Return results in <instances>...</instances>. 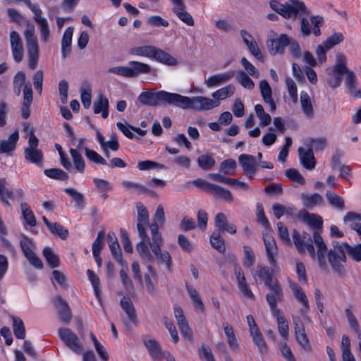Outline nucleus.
<instances>
[{"label":"nucleus","mask_w":361,"mask_h":361,"mask_svg":"<svg viewBox=\"0 0 361 361\" xmlns=\"http://www.w3.org/2000/svg\"><path fill=\"white\" fill-rule=\"evenodd\" d=\"M259 86L264 102H271L272 91L268 82L266 80H262L259 82Z\"/></svg>","instance_id":"obj_55"},{"label":"nucleus","mask_w":361,"mask_h":361,"mask_svg":"<svg viewBox=\"0 0 361 361\" xmlns=\"http://www.w3.org/2000/svg\"><path fill=\"white\" fill-rule=\"evenodd\" d=\"M210 243L212 246L218 250L220 253H224L226 251V247L224 240L221 238L220 232L216 231L212 233L210 237Z\"/></svg>","instance_id":"obj_41"},{"label":"nucleus","mask_w":361,"mask_h":361,"mask_svg":"<svg viewBox=\"0 0 361 361\" xmlns=\"http://www.w3.org/2000/svg\"><path fill=\"white\" fill-rule=\"evenodd\" d=\"M44 173L47 176L53 179L65 180L68 178V173L60 169H45Z\"/></svg>","instance_id":"obj_50"},{"label":"nucleus","mask_w":361,"mask_h":361,"mask_svg":"<svg viewBox=\"0 0 361 361\" xmlns=\"http://www.w3.org/2000/svg\"><path fill=\"white\" fill-rule=\"evenodd\" d=\"M250 335L259 350L260 351L265 350L267 348V344L259 329H254V330L250 332Z\"/></svg>","instance_id":"obj_49"},{"label":"nucleus","mask_w":361,"mask_h":361,"mask_svg":"<svg viewBox=\"0 0 361 361\" xmlns=\"http://www.w3.org/2000/svg\"><path fill=\"white\" fill-rule=\"evenodd\" d=\"M64 190L75 202L76 206L78 207H79V208L83 207V204L85 202V197L82 193L78 192L76 190H75L73 188H65Z\"/></svg>","instance_id":"obj_56"},{"label":"nucleus","mask_w":361,"mask_h":361,"mask_svg":"<svg viewBox=\"0 0 361 361\" xmlns=\"http://www.w3.org/2000/svg\"><path fill=\"white\" fill-rule=\"evenodd\" d=\"M301 198L303 204L308 208H312L317 204H322L323 202V197L318 193L307 195L302 193Z\"/></svg>","instance_id":"obj_35"},{"label":"nucleus","mask_w":361,"mask_h":361,"mask_svg":"<svg viewBox=\"0 0 361 361\" xmlns=\"http://www.w3.org/2000/svg\"><path fill=\"white\" fill-rule=\"evenodd\" d=\"M299 216L305 223L314 228L319 229L322 226V218L317 214H310L305 210H302L300 212Z\"/></svg>","instance_id":"obj_27"},{"label":"nucleus","mask_w":361,"mask_h":361,"mask_svg":"<svg viewBox=\"0 0 361 361\" xmlns=\"http://www.w3.org/2000/svg\"><path fill=\"white\" fill-rule=\"evenodd\" d=\"M197 163L202 170L209 171L214 166L216 161L212 154H204L197 157Z\"/></svg>","instance_id":"obj_33"},{"label":"nucleus","mask_w":361,"mask_h":361,"mask_svg":"<svg viewBox=\"0 0 361 361\" xmlns=\"http://www.w3.org/2000/svg\"><path fill=\"white\" fill-rule=\"evenodd\" d=\"M186 289L195 307L200 309L201 312H203L204 310V306L196 289L191 286H189L188 284H186Z\"/></svg>","instance_id":"obj_48"},{"label":"nucleus","mask_w":361,"mask_h":361,"mask_svg":"<svg viewBox=\"0 0 361 361\" xmlns=\"http://www.w3.org/2000/svg\"><path fill=\"white\" fill-rule=\"evenodd\" d=\"M240 63L249 75L257 78L259 77V73L257 69L246 58L243 57L240 60Z\"/></svg>","instance_id":"obj_63"},{"label":"nucleus","mask_w":361,"mask_h":361,"mask_svg":"<svg viewBox=\"0 0 361 361\" xmlns=\"http://www.w3.org/2000/svg\"><path fill=\"white\" fill-rule=\"evenodd\" d=\"M70 153L75 169L79 173H82L85 171V163L82 155L75 149H71Z\"/></svg>","instance_id":"obj_38"},{"label":"nucleus","mask_w":361,"mask_h":361,"mask_svg":"<svg viewBox=\"0 0 361 361\" xmlns=\"http://www.w3.org/2000/svg\"><path fill=\"white\" fill-rule=\"evenodd\" d=\"M224 331L229 347L234 351L238 350L240 345L235 336L233 327L227 324L224 326Z\"/></svg>","instance_id":"obj_34"},{"label":"nucleus","mask_w":361,"mask_h":361,"mask_svg":"<svg viewBox=\"0 0 361 361\" xmlns=\"http://www.w3.org/2000/svg\"><path fill=\"white\" fill-rule=\"evenodd\" d=\"M152 58L168 66H176L178 63L176 59L169 53L157 47L154 48Z\"/></svg>","instance_id":"obj_26"},{"label":"nucleus","mask_w":361,"mask_h":361,"mask_svg":"<svg viewBox=\"0 0 361 361\" xmlns=\"http://www.w3.org/2000/svg\"><path fill=\"white\" fill-rule=\"evenodd\" d=\"M155 47L154 46H142L133 48L130 50V53L137 56H146L152 58L154 50Z\"/></svg>","instance_id":"obj_53"},{"label":"nucleus","mask_w":361,"mask_h":361,"mask_svg":"<svg viewBox=\"0 0 361 361\" xmlns=\"http://www.w3.org/2000/svg\"><path fill=\"white\" fill-rule=\"evenodd\" d=\"M104 233L105 232L104 229H102L99 231L97 237L92 244L93 255L100 254L103 245V238L104 237Z\"/></svg>","instance_id":"obj_61"},{"label":"nucleus","mask_w":361,"mask_h":361,"mask_svg":"<svg viewBox=\"0 0 361 361\" xmlns=\"http://www.w3.org/2000/svg\"><path fill=\"white\" fill-rule=\"evenodd\" d=\"M269 5L274 11L286 19L296 18L298 13H309L305 3L299 0H289L285 4H280L276 0H271Z\"/></svg>","instance_id":"obj_4"},{"label":"nucleus","mask_w":361,"mask_h":361,"mask_svg":"<svg viewBox=\"0 0 361 361\" xmlns=\"http://www.w3.org/2000/svg\"><path fill=\"white\" fill-rule=\"evenodd\" d=\"M263 240L268 261L271 266H272L274 268H276L278 266V262L275 259V257L278 255V247L276 243L274 237L269 233L263 234Z\"/></svg>","instance_id":"obj_11"},{"label":"nucleus","mask_w":361,"mask_h":361,"mask_svg":"<svg viewBox=\"0 0 361 361\" xmlns=\"http://www.w3.org/2000/svg\"><path fill=\"white\" fill-rule=\"evenodd\" d=\"M94 113H101L103 118H106L109 114V100L102 93H99L93 104Z\"/></svg>","instance_id":"obj_24"},{"label":"nucleus","mask_w":361,"mask_h":361,"mask_svg":"<svg viewBox=\"0 0 361 361\" xmlns=\"http://www.w3.org/2000/svg\"><path fill=\"white\" fill-rule=\"evenodd\" d=\"M345 252L355 261H361V243L355 245H349L347 243H333V247L329 250L328 261L332 267L334 272L338 276H344L345 269L341 264L345 262Z\"/></svg>","instance_id":"obj_1"},{"label":"nucleus","mask_w":361,"mask_h":361,"mask_svg":"<svg viewBox=\"0 0 361 361\" xmlns=\"http://www.w3.org/2000/svg\"><path fill=\"white\" fill-rule=\"evenodd\" d=\"M140 238L141 240L136 245L137 251L142 259L152 262L153 261V256L147 246V244L149 243V238L148 235L146 239L143 238L142 236H140Z\"/></svg>","instance_id":"obj_28"},{"label":"nucleus","mask_w":361,"mask_h":361,"mask_svg":"<svg viewBox=\"0 0 361 361\" xmlns=\"http://www.w3.org/2000/svg\"><path fill=\"white\" fill-rule=\"evenodd\" d=\"M120 304L122 309L127 314L128 319L134 324H137V314L135 313V309L134 307L133 303L130 298L128 297H123L121 300Z\"/></svg>","instance_id":"obj_29"},{"label":"nucleus","mask_w":361,"mask_h":361,"mask_svg":"<svg viewBox=\"0 0 361 361\" xmlns=\"http://www.w3.org/2000/svg\"><path fill=\"white\" fill-rule=\"evenodd\" d=\"M298 154L300 161L305 169L312 170L315 167L316 162L312 148L305 150L302 147H300Z\"/></svg>","instance_id":"obj_25"},{"label":"nucleus","mask_w":361,"mask_h":361,"mask_svg":"<svg viewBox=\"0 0 361 361\" xmlns=\"http://www.w3.org/2000/svg\"><path fill=\"white\" fill-rule=\"evenodd\" d=\"M313 240L317 249V257L319 265L321 268L326 269V256L329 253V251L327 252V247L320 234L317 231H314L313 233Z\"/></svg>","instance_id":"obj_14"},{"label":"nucleus","mask_w":361,"mask_h":361,"mask_svg":"<svg viewBox=\"0 0 361 361\" xmlns=\"http://www.w3.org/2000/svg\"><path fill=\"white\" fill-rule=\"evenodd\" d=\"M236 78L238 82L246 89L252 90L255 86L254 82L252 79L243 71L238 72Z\"/></svg>","instance_id":"obj_54"},{"label":"nucleus","mask_w":361,"mask_h":361,"mask_svg":"<svg viewBox=\"0 0 361 361\" xmlns=\"http://www.w3.org/2000/svg\"><path fill=\"white\" fill-rule=\"evenodd\" d=\"M25 158L27 161L42 166L43 161V153L39 149L25 148Z\"/></svg>","instance_id":"obj_31"},{"label":"nucleus","mask_w":361,"mask_h":361,"mask_svg":"<svg viewBox=\"0 0 361 361\" xmlns=\"http://www.w3.org/2000/svg\"><path fill=\"white\" fill-rule=\"evenodd\" d=\"M267 287L269 288V292L266 295V300L271 312L280 311L281 310L277 308V303L283 300V293L279 281Z\"/></svg>","instance_id":"obj_8"},{"label":"nucleus","mask_w":361,"mask_h":361,"mask_svg":"<svg viewBox=\"0 0 361 361\" xmlns=\"http://www.w3.org/2000/svg\"><path fill=\"white\" fill-rule=\"evenodd\" d=\"M137 210V228L139 233V236H142L143 238H147V234L145 231V226L149 225V212L147 208L141 203L136 204Z\"/></svg>","instance_id":"obj_15"},{"label":"nucleus","mask_w":361,"mask_h":361,"mask_svg":"<svg viewBox=\"0 0 361 361\" xmlns=\"http://www.w3.org/2000/svg\"><path fill=\"white\" fill-rule=\"evenodd\" d=\"M219 102L210 98L195 96L188 97L176 93L175 106L183 109H192L197 111L211 110L219 106Z\"/></svg>","instance_id":"obj_3"},{"label":"nucleus","mask_w":361,"mask_h":361,"mask_svg":"<svg viewBox=\"0 0 361 361\" xmlns=\"http://www.w3.org/2000/svg\"><path fill=\"white\" fill-rule=\"evenodd\" d=\"M215 224L221 231H226L231 234L236 233L235 225L228 224L226 215L221 212L216 215Z\"/></svg>","instance_id":"obj_30"},{"label":"nucleus","mask_w":361,"mask_h":361,"mask_svg":"<svg viewBox=\"0 0 361 361\" xmlns=\"http://www.w3.org/2000/svg\"><path fill=\"white\" fill-rule=\"evenodd\" d=\"M289 287L292 290L293 296L295 298V299L303 305V307L300 310V313L302 315H305L310 310V305L307 297L302 290V288L297 283L290 281Z\"/></svg>","instance_id":"obj_17"},{"label":"nucleus","mask_w":361,"mask_h":361,"mask_svg":"<svg viewBox=\"0 0 361 361\" xmlns=\"http://www.w3.org/2000/svg\"><path fill=\"white\" fill-rule=\"evenodd\" d=\"M49 231L54 235H56L61 239L65 240L68 235V231L63 228L62 225L59 223H54L51 224V226L49 228Z\"/></svg>","instance_id":"obj_59"},{"label":"nucleus","mask_w":361,"mask_h":361,"mask_svg":"<svg viewBox=\"0 0 361 361\" xmlns=\"http://www.w3.org/2000/svg\"><path fill=\"white\" fill-rule=\"evenodd\" d=\"M43 255L47 263L51 268L58 267L60 264L59 257L54 253L53 249L50 247H46L43 250Z\"/></svg>","instance_id":"obj_39"},{"label":"nucleus","mask_w":361,"mask_h":361,"mask_svg":"<svg viewBox=\"0 0 361 361\" xmlns=\"http://www.w3.org/2000/svg\"><path fill=\"white\" fill-rule=\"evenodd\" d=\"M31 241L29 238L25 237L23 240H20V245L24 256L27 259L32 257L36 254L30 248Z\"/></svg>","instance_id":"obj_60"},{"label":"nucleus","mask_w":361,"mask_h":361,"mask_svg":"<svg viewBox=\"0 0 361 361\" xmlns=\"http://www.w3.org/2000/svg\"><path fill=\"white\" fill-rule=\"evenodd\" d=\"M295 334L299 345L305 350L310 351L311 350V345L305 332V330H300V331H298Z\"/></svg>","instance_id":"obj_58"},{"label":"nucleus","mask_w":361,"mask_h":361,"mask_svg":"<svg viewBox=\"0 0 361 361\" xmlns=\"http://www.w3.org/2000/svg\"><path fill=\"white\" fill-rule=\"evenodd\" d=\"M55 305L60 307L59 310L60 320L65 324H68L72 319V315L67 302L61 297L58 296L56 298Z\"/></svg>","instance_id":"obj_23"},{"label":"nucleus","mask_w":361,"mask_h":361,"mask_svg":"<svg viewBox=\"0 0 361 361\" xmlns=\"http://www.w3.org/2000/svg\"><path fill=\"white\" fill-rule=\"evenodd\" d=\"M61 339L64 342L66 346L73 350L75 353H80L82 348L79 343V338L71 329L68 328H61L59 330Z\"/></svg>","instance_id":"obj_10"},{"label":"nucleus","mask_w":361,"mask_h":361,"mask_svg":"<svg viewBox=\"0 0 361 361\" xmlns=\"http://www.w3.org/2000/svg\"><path fill=\"white\" fill-rule=\"evenodd\" d=\"M334 73L335 78L329 80V85L333 88H337L341 83V75H346L345 83L352 96L354 97H361V90L356 87L355 75L354 73L350 71L346 66V58L342 54L336 55V63L334 66Z\"/></svg>","instance_id":"obj_2"},{"label":"nucleus","mask_w":361,"mask_h":361,"mask_svg":"<svg viewBox=\"0 0 361 361\" xmlns=\"http://www.w3.org/2000/svg\"><path fill=\"white\" fill-rule=\"evenodd\" d=\"M144 343L149 351L150 355L154 357H159L161 355V347L158 342L154 338L145 339Z\"/></svg>","instance_id":"obj_46"},{"label":"nucleus","mask_w":361,"mask_h":361,"mask_svg":"<svg viewBox=\"0 0 361 361\" xmlns=\"http://www.w3.org/2000/svg\"><path fill=\"white\" fill-rule=\"evenodd\" d=\"M290 40L286 34L281 35L276 39H270L267 42L269 52L271 55L283 54L284 48L289 45Z\"/></svg>","instance_id":"obj_13"},{"label":"nucleus","mask_w":361,"mask_h":361,"mask_svg":"<svg viewBox=\"0 0 361 361\" xmlns=\"http://www.w3.org/2000/svg\"><path fill=\"white\" fill-rule=\"evenodd\" d=\"M236 167L237 164L235 161L233 159H228L221 163L219 171L224 174L232 175Z\"/></svg>","instance_id":"obj_51"},{"label":"nucleus","mask_w":361,"mask_h":361,"mask_svg":"<svg viewBox=\"0 0 361 361\" xmlns=\"http://www.w3.org/2000/svg\"><path fill=\"white\" fill-rule=\"evenodd\" d=\"M26 30L23 32L27 49L28 65L32 70L36 68L39 57V47L34 25L29 21L26 22Z\"/></svg>","instance_id":"obj_5"},{"label":"nucleus","mask_w":361,"mask_h":361,"mask_svg":"<svg viewBox=\"0 0 361 361\" xmlns=\"http://www.w3.org/2000/svg\"><path fill=\"white\" fill-rule=\"evenodd\" d=\"M343 39V37L341 33H335L329 37L323 44L326 49H330L335 45H337Z\"/></svg>","instance_id":"obj_62"},{"label":"nucleus","mask_w":361,"mask_h":361,"mask_svg":"<svg viewBox=\"0 0 361 361\" xmlns=\"http://www.w3.org/2000/svg\"><path fill=\"white\" fill-rule=\"evenodd\" d=\"M326 196L331 206L341 210L344 209V201L343 198L338 196L337 194L327 191Z\"/></svg>","instance_id":"obj_47"},{"label":"nucleus","mask_w":361,"mask_h":361,"mask_svg":"<svg viewBox=\"0 0 361 361\" xmlns=\"http://www.w3.org/2000/svg\"><path fill=\"white\" fill-rule=\"evenodd\" d=\"M13 322L15 336L18 339H23L25 336V329L23 321L20 318L13 317Z\"/></svg>","instance_id":"obj_52"},{"label":"nucleus","mask_w":361,"mask_h":361,"mask_svg":"<svg viewBox=\"0 0 361 361\" xmlns=\"http://www.w3.org/2000/svg\"><path fill=\"white\" fill-rule=\"evenodd\" d=\"M255 111L257 116L260 120L259 126L261 127H266L271 123V116L264 111L263 106L261 104H256Z\"/></svg>","instance_id":"obj_40"},{"label":"nucleus","mask_w":361,"mask_h":361,"mask_svg":"<svg viewBox=\"0 0 361 361\" xmlns=\"http://www.w3.org/2000/svg\"><path fill=\"white\" fill-rule=\"evenodd\" d=\"M109 73H114L126 78H135L140 74H147L151 72V67L147 63L131 61L128 66H116L108 69Z\"/></svg>","instance_id":"obj_6"},{"label":"nucleus","mask_w":361,"mask_h":361,"mask_svg":"<svg viewBox=\"0 0 361 361\" xmlns=\"http://www.w3.org/2000/svg\"><path fill=\"white\" fill-rule=\"evenodd\" d=\"M84 150L85 152L86 157L90 161L102 165H104L106 164V159L95 151L90 149L87 147H84Z\"/></svg>","instance_id":"obj_57"},{"label":"nucleus","mask_w":361,"mask_h":361,"mask_svg":"<svg viewBox=\"0 0 361 361\" xmlns=\"http://www.w3.org/2000/svg\"><path fill=\"white\" fill-rule=\"evenodd\" d=\"M235 90V89L233 85H228L213 92L212 96L215 99L222 100L233 95Z\"/></svg>","instance_id":"obj_42"},{"label":"nucleus","mask_w":361,"mask_h":361,"mask_svg":"<svg viewBox=\"0 0 361 361\" xmlns=\"http://www.w3.org/2000/svg\"><path fill=\"white\" fill-rule=\"evenodd\" d=\"M42 13H38L37 14H35L33 19L37 24L40 33L41 39L43 42L47 43L51 36V31L47 20L43 18L42 16Z\"/></svg>","instance_id":"obj_19"},{"label":"nucleus","mask_w":361,"mask_h":361,"mask_svg":"<svg viewBox=\"0 0 361 361\" xmlns=\"http://www.w3.org/2000/svg\"><path fill=\"white\" fill-rule=\"evenodd\" d=\"M159 262L165 263L169 271H171L172 260L171 257L168 251H161V248H154L152 250Z\"/></svg>","instance_id":"obj_37"},{"label":"nucleus","mask_w":361,"mask_h":361,"mask_svg":"<svg viewBox=\"0 0 361 361\" xmlns=\"http://www.w3.org/2000/svg\"><path fill=\"white\" fill-rule=\"evenodd\" d=\"M173 12L177 16L188 25L192 26L194 25V20L192 17L185 10V5L182 6H176L173 8Z\"/></svg>","instance_id":"obj_44"},{"label":"nucleus","mask_w":361,"mask_h":361,"mask_svg":"<svg viewBox=\"0 0 361 361\" xmlns=\"http://www.w3.org/2000/svg\"><path fill=\"white\" fill-rule=\"evenodd\" d=\"M238 161L245 176L252 178L257 169L256 158L252 155L243 154L239 156Z\"/></svg>","instance_id":"obj_16"},{"label":"nucleus","mask_w":361,"mask_h":361,"mask_svg":"<svg viewBox=\"0 0 361 361\" xmlns=\"http://www.w3.org/2000/svg\"><path fill=\"white\" fill-rule=\"evenodd\" d=\"M273 315L276 318L278 323V329L280 335L283 338L288 336V324L281 310L272 312Z\"/></svg>","instance_id":"obj_32"},{"label":"nucleus","mask_w":361,"mask_h":361,"mask_svg":"<svg viewBox=\"0 0 361 361\" xmlns=\"http://www.w3.org/2000/svg\"><path fill=\"white\" fill-rule=\"evenodd\" d=\"M20 208L23 219L26 223L30 226H35L36 225V219L28 204L26 202H22Z\"/></svg>","instance_id":"obj_43"},{"label":"nucleus","mask_w":361,"mask_h":361,"mask_svg":"<svg viewBox=\"0 0 361 361\" xmlns=\"http://www.w3.org/2000/svg\"><path fill=\"white\" fill-rule=\"evenodd\" d=\"M211 192L214 196L219 197L227 202L231 203L233 201V197L231 191L224 188L214 184Z\"/></svg>","instance_id":"obj_36"},{"label":"nucleus","mask_w":361,"mask_h":361,"mask_svg":"<svg viewBox=\"0 0 361 361\" xmlns=\"http://www.w3.org/2000/svg\"><path fill=\"white\" fill-rule=\"evenodd\" d=\"M300 103L304 114L308 117L312 116L313 107L310 97L306 92H302L300 93Z\"/></svg>","instance_id":"obj_45"},{"label":"nucleus","mask_w":361,"mask_h":361,"mask_svg":"<svg viewBox=\"0 0 361 361\" xmlns=\"http://www.w3.org/2000/svg\"><path fill=\"white\" fill-rule=\"evenodd\" d=\"M137 100L144 105L156 106L160 102L175 106L176 93L166 91L157 92H143L137 97Z\"/></svg>","instance_id":"obj_7"},{"label":"nucleus","mask_w":361,"mask_h":361,"mask_svg":"<svg viewBox=\"0 0 361 361\" xmlns=\"http://www.w3.org/2000/svg\"><path fill=\"white\" fill-rule=\"evenodd\" d=\"M253 278L257 283L264 281L266 286L278 281L276 279H273V274L266 266H257L255 272L253 273Z\"/></svg>","instance_id":"obj_18"},{"label":"nucleus","mask_w":361,"mask_h":361,"mask_svg":"<svg viewBox=\"0 0 361 361\" xmlns=\"http://www.w3.org/2000/svg\"><path fill=\"white\" fill-rule=\"evenodd\" d=\"M18 138V131L16 130L7 140H1L0 154H10L13 152L16 149Z\"/></svg>","instance_id":"obj_22"},{"label":"nucleus","mask_w":361,"mask_h":361,"mask_svg":"<svg viewBox=\"0 0 361 361\" xmlns=\"http://www.w3.org/2000/svg\"><path fill=\"white\" fill-rule=\"evenodd\" d=\"M293 243L298 250L300 252H304L305 248L307 250L310 255L314 259L316 257L314 247L312 244V240L309 235L304 233L303 237L301 238L300 234L298 231L294 229L293 231Z\"/></svg>","instance_id":"obj_9"},{"label":"nucleus","mask_w":361,"mask_h":361,"mask_svg":"<svg viewBox=\"0 0 361 361\" xmlns=\"http://www.w3.org/2000/svg\"><path fill=\"white\" fill-rule=\"evenodd\" d=\"M108 243L112 255L123 266L126 267V262L122 259V252L114 233H109L107 235Z\"/></svg>","instance_id":"obj_21"},{"label":"nucleus","mask_w":361,"mask_h":361,"mask_svg":"<svg viewBox=\"0 0 361 361\" xmlns=\"http://www.w3.org/2000/svg\"><path fill=\"white\" fill-rule=\"evenodd\" d=\"M235 74L234 71H230L224 73L216 74L205 80L204 83L207 87H212L225 83L230 80Z\"/></svg>","instance_id":"obj_20"},{"label":"nucleus","mask_w":361,"mask_h":361,"mask_svg":"<svg viewBox=\"0 0 361 361\" xmlns=\"http://www.w3.org/2000/svg\"><path fill=\"white\" fill-rule=\"evenodd\" d=\"M198 353L200 357L202 360H204L205 361H212L215 360L214 355L211 349L204 344H202L198 349Z\"/></svg>","instance_id":"obj_64"},{"label":"nucleus","mask_w":361,"mask_h":361,"mask_svg":"<svg viewBox=\"0 0 361 361\" xmlns=\"http://www.w3.org/2000/svg\"><path fill=\"white\" fill-rule=\"evenodd\" d=\"M10 44L14 61L20 63L23 59L24 47L22 39L16 31L11 32Z\"/></svg>","instance_id":"obj_12"}]
</instances>
